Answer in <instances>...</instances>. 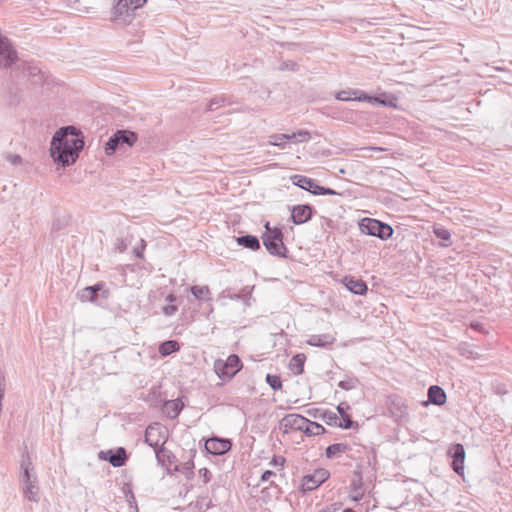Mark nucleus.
<instances>
[{
    "mask_svg": "<svg viewBox=\"0 0 512 512\" xmlns=\"http://www.w3.org/2000/svg\"><path fill=\"white\" fill-rule=\"evenodd\" d=\"M84 147V140L80 132L73 126L60 128L52 137L50 154L54 162L70 166L76 162L79 152Z\"/></svg>",
    "mask_w": 512,
    "mask_h": 512,
    "instance_id": "obj_1",
    "label": "nucleus"
},
{
    "mask_svg": "<svg viewBox=\"0 0 512 512\" xmlns=\"http://www.w3.org/2000/svg\"><path fill=\"white\" fill-rule=\"evenodd\" d=\"M21 468L23 470V475L21 479L23 493L27 500L32 502L39 501V488L36 484L37 478L34 474H32V463L29 458L24 459L21 463Z\"/></svg>",
    "mask_w": 512,
    "mask_h": 512,
    "instance_id": "obj_2",
    "label": "nucleus"
},
{
    "mask_svg": "<svg viewBox=\"0 0 512 512\" xmlns=\"http://www.w3.org/2000/svg\"><path fill=\"white\" fill-rule=\"evenodd\" d=\"M266 232L263 235V244L272 255L284 256L286 247L283 244V234L279 228H270L265 224Z\"/></svg>",
    "mask_w": 512,
    "mask_h": 512,
    "instance_id": "obj_3",
    "label": "nucleus"
},
{
    "mask_svg": "<svg viewBox=\"0 0 512 512\" xmlns=\"http://www.w3.org/2000/svg\"><path fill=\"white\" fill-rule=\"evenodd\" d=\"M146 2L147 0H116L112 11L113 20L123 24L128 22L133 12Z\"/></svg>",
    "mask_w": 512,
    "mask_h": 512,
    "instance_id": "obj_4",
    "label": "nucleus"
},
{
    "mask_svg": "<svg viewBox=\"0 0 512 512\" xmlns=\"http://www.w3.org/2000/svg\"><path fill=\"white\" fill-rule=\"evenodd\" d=\"M359 229L364 234L376 236L382 240L389 239L393 234L391 226L371 218L362 219L359 223Z\"/></svg>",
    "mask_w": 512,
    "mask_h": 512,
    "instance_id": "obj_5",
    "label": "nucleus"
},
{
    "mask_svg": "<svg viewBox=\"0 0 512 512\" xmlns=\"http://www.w3.org/2000/svg\"><path fill=\"white\" fill-rule=\"evenodd\" d=\"M213 368L220 379H231L240 370L241 362L237 355L232 354L226 361L216 360Z\"/></svg>",
    "mask_w": 512,
    "mask_h": 512,
    "instance_id": "obj_6",
    "label": "nucleus"
},
{
    "mask_svg": "<svg viewBox=\"0 0 512 512\" xmlns=\"http://www.w3.org/2000/svg\"><path fill=\"white\" fill-rule=\"evenodd\" d=\"M311 139V135L306 130H299L292 134H273L268 137V144L284 149L288 141L295 143L307 142Z\"/></svg>",
    "mask_w": 512,
    "mask_h": 512,
    "instance_id": "obj_7",
    "label": "nucleus"
},
{
    "mask_svg": "<svg viewBox=\"0 0 512 512\" xmlns=\"http://www.w3.org/2000/svg\"><path fill=\"white\" fill-rule=\"evenodd\" d=\"M329 471L324 468L316 469L312 474L304 476L302 483L303 491H312L318 488L329 478Z\"/></svg>",
    "mask_w": 512,
    "mask_h": 512,
    "instance_id": "obj_8",
    "label": "nucleus"
},
{
    "mask_svg": "<svg viewBox=\"0 0 512 512\" xmlns=\"http://www.w3.org/2000/svg\"><path fill=\"white\" fill-rule=\"evenodd\" d=\"M165 429L160 424L149 425L145 431V442L154 449L165 443Z\"/></svg>",
    "mask_w": 512,
    "mask_h": 512,
    "instance_id": "obj_9",
    "label": "nucleus"
},
{
    "mask_svg": "<svg viewBox=\"0 0 512 512\" xmlns=\"http://www.w3.org/2000/svg\"><path fill=\"white\" fill-rule=\"evenodd\" d=\"M17 60V53L10 41L0 33V68H7Z\"/></svg>",
    "mask_w": 512,
    "mask_h": 512,
    "instance_id": "obj_10",
    "label": "nucleus"
},
{
    "mask_svg": "<svg viewBox=\"0 0 512 512\" xmlns=\"http://www.w3.org/2000/svg\"><path fill=\"white\" fill-rule=\"evenodd\" d=\"M449 456L453 459L452 467L453 470L458 474L462 475L464 472V460H465V449L462 444H454L448 450Z\"/></svg>",
    "mask_w": 512,
    "mask_h": 512,
    "instance_id": "obj_11",
    "label": "nucleus"
},
{
    "mask_svg": "<svg viewBox=\"0 0 512 512\" xmlns=\"http://www.w3.org/2000/svg\"><path fill=\"white\" fill-rule=\"evenodd\" d=\"M99 458L108 461L114 467H121L125 464L127 455L125 449L119 447L116 450L101 451Z\"/></svg>",
    "mask_w": 512,
    "mask_h": 512,
    "instance_id": "obj_12",
    "label": "nucleus"
},
{
    "mask_svg": "<svg viewBox=\"0 0 512 512\" xmlns=\"http://www.w3.org/2000/svg\"><path fill=\"white\" fill-rule=\"evenodd\" d=\"M231 448V443L229 440L220 439V438H211L208 439L205 443V449L207 452L213 455H222L229 451Z\"/></svg>",
    "mask_w": 512,
    "mask_h": 512,
    "instance_id": "obj_13",
    "label": "nucleus"
},
{
    "mask_svg": "<svg viewBox=\"0 0 512 512\" xmlns=\"http://www.w3.org/2000/svg\"><path fill=\"white\" fill-rule=\"evenodd\" d=\"M101 291L104 298H107L109 295V291L104 289L103 283H97L94 286H89L82 289L79 292V298L82 302L91 301L93 302L96 299L97 293Z\"/></svg>",
    "mask_w": 512,
    "mask_h": 512,
    "instance_id": "obj_14",
    "label": "nucleus"
},
{
    "mask_svg": "<svg viewBox=\"0 0 512 512\" xmlns=\"http://www.w3.org/2000/svg\"><path fill=\"white\" fill-rule=\"evenodd\" d=\"M312 208L309 205H296L292 208L291 218L294 224L300 225L311 219Z\"/></svg>",
    "mask_w": 512,
    "mask_h": 512,
    "instance_id": "obj_15",
    "label": "nucleus"
},
{
    "mask_svg": "<svg viewBox=\"0 0 512 512\" xmlns=\"http://www.w3.org/2000/svg\"><path fill=\"white\" fill-rule=\"evenodd\" d=\"M292 181L296 186L316 195L319 185L313 179L302 175H294Z\"/></svg>",
    "mask_w": 512,
    "mask_h": 512,
    "instance_id": "obj_16",
    "label": "nucleus"
},
{
    "mask_svg": "<svg viewBox=\"0 0 512 512\" xmlns=\"http://www.w3.org/2000/svg\"><path fill=\"white\" fill-rule=\"evenodd\" d=\"M306 342L310 346L326 347L332 345L335 342V337L329 333L321 335H311Z\"/></svg>",
    "mask_w": 512,
    "mask_h": 512,
    "instance_id": "obj_17",
    "label": "nucleus"
},
{
    "mask_svg": "<svg viewBox=\"0 0 512 512\" xmlns=\"http://www.w3.org/2000/svg\"><path fill=\"white\" fill-rule=\"evenodd\" d=\"M306 421L307 419L305 417L298 414L286 415L282 420L285 427L301 431H303Z\"/></svg>",
    "mask_w": 512,
    "mask_h": 512,
    "instance_id": "obj_18",
    "label": "nucleus"
},
{
    "mask_svg": "<svg viewBox=\"0 0 512 512\" xmlns=\"http://www.w3.org/2000/svg\"><path fill=\"white\" fill-rule=\"evenodd\" d=\"M344 284L346 288L354 294L363 295L367 291V285L360 279L345 277Z\"/></svg>",
    "mask_w": 512,
    "mask_h": 512,
    "instance_id": "obj_19",
    "label": "nucleus"
},
{
    "mask_svg": "<svg viewBox=\"0 0 512 512\" xmlns=\"http://www.w3.org/2000/svg\"><path fill=\"white\" fill-rule=\"evenodd\" d=\"M428 401L438 406L443 405L446 402L444 390L437 385H432L428 389Z\"/></svg>",
    "mask_w": 512,
    "mask_h": 512,
    "instance_id": "obj_20",
    "label": "nucleus"
},
{
    "mask_svg": "<svg viewBox=\"0 0 512 512\" xmlns=\"http://www.w3.org/2000/svg\"><path fill=\"white\" fill-rule=\"evenodd\" d=\"M336 98L341 101H349V100H372L371 97L367 96L364 93H360L357 90H343L337 93Z\"/></svg>",
    "mask_w": 512,
    "mask_h": 512,
    "instance_id": "obj_21",
    "label": "nucleus"
},
{
    "mask_svg": "<svg viewBox=\"0 0 512 512\" xmlns=\"http://www.w3.org/2000/svg\"><path fill=\"white\" fill-rule=\"evenodd\" d=\"M183 408V403L180 399L169 400L164 403L163 412L169 418H176Z\"/></svg>",
    "mask_w": 512,
    "mask_h": 512,
    "instance_id": "obj_22",
    "label": "nucleus"
},
{
    "mask_svg": "<svg viewBox=\"0 0 512 512\" xmlns=\"http://www.w3.org/2000/svg\"><path fill=\"white\" fill-rule=\"evenodd\" d=\"M407 409L408 407L401 399L393 401L390 407L391 414L396 421H402L407 416Z\"/></svg>",
    "mask_w": 512,
    "mask_h": 512,
    "instance_id": "obj_23",
    "label": "nucleus"
},
{
    "mask_svg": "<svg viewBox=\"0 0 512 512\" xmlns=\"http://www.w3.org/2000/svg\"><path fill=\"white\" fill-rule=\"evenodd\" d=\"M349 409V405L347 403H340L337 407L338 413L341 415L343 422L338 423L339 427L349 429L353 426V421L350 416L347 414V410Z\"/></svg>",
    "mask_w": 512,
    "mask_h": 512,
    "instance_id": "obj_24",
    "label": "nucleus"
},
{
    "mask_svg": "<svg viewBox=\"0 0 512 512\" xmlns=\"http://www.w3.org/2000/svg\"><path fill=\"white\" fill-rule=\"evenodd\" d=\"M116 136L118 137L120 144H127L128 146H133L134 143L137 140L136 133L128 130H118L115 132Z\"/></svg>",
    "mask_w": 512,
    "mask_h": 512,
    "instance_id": "obj_25",
    "label": "nucleus"
},
{
    "mask_svg": "<svg viewBox=\"0 0 512 512\" xmlns=\"http://www.w3.org/2000/svg\"><path fill=\"white\" fill-rule=\"evenodd\" d=\"M237 243L252 250H256L260 247L258 238L253 235H245L238 237Z\"/></svg>",
    "mask_w": 512,
    "mask_h": 512,
    "instance_id": "obj_26",
    "label": "nucleus"
},
{
    "mask_svg": "<svg viewBox=\"0 0 512 512\" xmlns=\"http://www.w3.org/2000/svg\"><path fill=\"white\" fill-rule=\"evenodd\" d=\"M190 291L197 300H210L211 292L208 286L194 285L190 288Z\"/></svg>",
    "mask_w": 512,
    "mask_h": 512,
    "instance_id": "obj_27",
    "label": "nucleus"
},
{
    "mask_svg": "<svg viewBox=\"0 0 512 512\" xmlns=\"http://www.w3.org/2000/svg\"><path fill=\"white\" fill-rule=\"evenodd\" d=\"M325 431L324 427L307 419L303 432L308 436L320 435Z\"/></svg>",
    "mask_w": 512,
    "mask_h": 512,
    "instance_id": "obj_28",
    "label": "nucleus"
},
{
    "mask_svg": "<svg viewBox=\"0 0 512 512\" xmlns=\"http://www.w3.org/2000/svg\"><path fill=\"white\" fill-rule=\"evenodd\" d=\"M178 350H179V344L177 341H174V340L165 341L159 346V353L162 356H168L171 353H174Z\"/></svg>",
    "mask_w": 512,
    "mask_h": 512,
    "instance_id": "obj_29",
    "label": "nucleus"
},
{
    "mask_svg": "<svg viewBox=\"0 0 512 512\" xmlns=\"http://www.w3.org/2000/svg\"><path fill=\"white\" fill-rule=\"evenodd\" d=\"M155 455L158 463L162 466L166 465V463H171L172 454L169 450L164 448L163 445L155 449Z\"/></svg>",
    "mask_w": 512,
    "mask_h": 512,
    "instance_id": "obj_30",
    "label": "nucleus"
},
{
    "mask_svg": "<svg viewBox=\"0 0 512 512\" xmlns=\"http://www.w3.org/2000/svg\"><path fill=\"white\" fill-rule=\"evenodd\" d=\"M348 450V445L344 443H335L326 448V456L333 458L336 455L345 453Z\"/></svg>",
    "mask_w": 512,
    "mask_h": 512,
    "instance_id": "obj_31",
    "label": "nucleus"
},
{
    "mask_svg": "<svg viewBox=\"0 0 512 512\" xmlns=\"http://www.w3.org/2000/svg\"><path fill=\"white\" fill-rule=\"evenodd\" d=\"M305 359L306 357L304 354H297L291 359L290 365L296 374H301L303 372Z\"/></svg>",
    "mask_w": 512,
    "mask_h": 512,
    "instance_id": "obj_32",
    "label": "nucleus"
},
{
    "mask_svg": "<svg viewBox=\"0 0 512 512\" xmlns=\"http://www.w3.org/2000/svg\"><path fill=\"white\" fill-rule=\"evenodd\" d=\"M120 145V141L114 133L105 144V153L107 155H112Z\"/></svg>",
    "mask_w": 512,
    "mask_h": 512,
    "instance_id": "obj_33",
    "label": "nucleus"
},
{
    "mask_svg": "<svg viewBox=\"0 0 512 512\" xmlns=\"http://www.w3.org/2000/svg\"><path fill=\"white\" fill-rule=\"evenodd\" d=\"M266 382L270 385L273 390H279L282 387V382L279 376L277 375H266Z\"/></svg>",
    "mask_w": 512,
    "mask_h": 512,
    "instance_id": "obj_34",
    "label": "nucleus"
},
{
    "mask_svg": "<svg viewBox=\"0 0 512 512\" xmlns=\"http://www.w3.org/2000/svg\"><path fill=\"white\" fill-rule=\"evenodd\" d=\"M433 232H434V234L436 235L437 238H439V239H441L443 241H449L450 238H451L450 232L447 229L443 228V227L434 226Z\"/></svg>",
    "mask_w": 512,
    "mask_h": 512,
    "instance_id": "obj_35",
    "label": "nucleus"
},
{
    "mask_svg": "<svg viewBox=\"0 0 512 512\" xmlns=\"http://www.w3.org/2000/svg\"><path fill=\"white\" fill-rule=\"evenodd\" d=\"M68 6L77 12H87L88 7L83 5L80 0H67Z\"/></svg>",
    "mask_w": 512,
    "mask_h": 512,
    "instance_id": "obj_36",
    "label": "nucleus"
},
{
    "mask_svg": "<svg viewBox=\"0 0 512 512\" xmlns=\"http://www.w3.org/2000/svg\"><path fill=\"white\" fill-rule=\"evenodd\" d=\"M193 467L194 464L192 461H188L185 464H183V468L180 469L179 466L175 467L176 471L182 472L187 478H190L193 474Z\"/></svg>",
    "mask_w": 512,
    "mask_h": 512,
    "instance_id": "obj_37",
    "label": "nucleus"
},
{
    "mask_svg": "<svg viewBox=\"0 0 512 512\" xmlns=\"http://www.w3.org/2000/svg\"><path fill=\"white\" fill-rule=\"evenodd\" d=\"M323 418L325 419V421L328 425H333V424L338 425V423H337L338 417L333 412L324 413Z\"/></svg>",
    "mask_w": 512,
    "mask_h": 512,
    "instance_id": "obj_38",
    "label": "nucleus"
},
{
    "mask_svg": "<svg viewBox=\"0 0 512 512\" xmlns=\"http://www.w3.org/2000/svg\"><path fill=\"white\" fill-rule=\"evenodd\" d=\"M338 386L344 390H351V389L355 388V381L352 379L343 380V381L339 382Z\"/></svg>",
    "mask_w": 512,
    "mask_h": 512,
    "instance_id": "obj_39",
    "label": "nucleus"
},
{
    "mask_svg": "<svg viewBox=\"0 0 512 512\" xmlns=\"http://www.w3.org/2000/svg\"><path fill=\"white\" fill-rule=\"evenodd\" d=\"M178 308L176 305H167L163 307V314L166 316H172L177 312Z\"/></svg>",
    "mask_w": 512,
    "mask_h": 512,
    "instance_id": "obj_40",
    "label": "nucleus"
},
{
    "mask_svg": "<svg viewBox=\"0 0 512 512\" xmlns=\"http://www.w3.org/2000/svg\"><path fill=\"white\" fill-rule=\"evenodd\" d=\"M336 191L330 188H325L319 185L316 195H336Z\"/></svg>",
    "mask_w": 512,
    "mask_h": 512,
    "instance_id": "obj_41",
    "label": "nucleus"
},
{
    "mask_svg": "<svg viewBox=\"0 0 512 512\" xmlns=\"http://www.w3.org/2000/svg\"><path fill=\"white\" fill-rule=\"evenodd\" d=\"M7 159H8L12 164H14V165H16V164H20V163H21V161H22L21 157H20L19 155H16V154H14V155H9V156L7 157Z\"/></svg>",
    "mask_w": 512,
    "mask_h": 512,
    "instance_id": "obj_42",
    "label": "nucleus"
},
{
    "mask_svg": "<svg viewBox=\"0 0 512 512\" xmlns=\"http://www.w3.org/2000/svg\"><path fill=\"white\" fill-rule=\"evenodd\" d=\"M274 475V472L270 471V470H267L265 471L262 475H261V481L262 482H266V481H269V479L271 478V476Z\"/></svg>",
    "mask_w": 512,
    "mask_h": 512,
    "instance_id": "obj_43",
    "label": "nucleus"
},
{
    "mask_svg": "<svg viewBox=\"0 0 512 512\" xmlns=\"http://www.w3.org/2000/svg\"><path fill=\"white\" fill-rule=\"evenodd\" d=\"M384 148H381V147H364L361 149V151H364V152H368V151H376V152H379V151H383Z\"/></svg>",
    "mask_w": 512,
    "mask_h": 512,
    "instance_id": "obj_44",
    "label": "nucleus"
},
{
    "mask_svg": "<svg viewBox=\"0 0 512 512\" xmlns=\"http://www.w3.org/2000/svg\"><path fill=\"white\" fill-rule=\"evenodd\" d=\"M284 462V459L281 458V457H274L273 460H272V463L274 465H282Z\"/></svg>",
    "mask_w": 512,
    "mask_h": 512,
    "instance_id": "obj_45",
    "label": "nucleus"
},
{
    "mask_svg": "<svg viewBox=\"0 0 512 512\" xmlns=\"http://www.w3.org/2000/svg\"><path fill=\"white\" fill-rule=\"evenodd\" d=\"M200 473H202V474H203V477H204V479H205V482H208V481H209V477H208L209 471H208L206 468H204V469H201V470H200Z\"/></svg>",
    "mask_w": 512,
    "mask_h": 512,
    "instance_id": "obj_46",
    "label": "nucleus"
},
{
    "mask_svg": "<svg viewBox=\"0 0 512 512\" xmlns=\"http://www.w3.org/2000/svg\"><path fill=\"white\" fill-rule=\"evenodd\" d=\"M176 296L173 295V294H169L167 297H166V301L170 302V303H174L176 301Z\"/></svg>",
    "mask_w": 512,
    "mask_h": 512,
    "instance_id": "obj_47",
    "label": "nucleus"
},
{
    "mask_svg": "<svg viewBox=\"0 0 512 512\" xmlns=\"http://www.w3.org/2000/svg\"><path fill=\"white\" fill-rule=\"evenodd\" d=\"M134 253L136 254L137 257H142V253L137 248L134 249Z\"/></svg>",
    "mask_w": 512,
    "mask_h": 512,
    "instance_id": "obj_48",
    "label": "nucleus"
},
{
    "mask_svg": "<svg viewBox=\"0 0 512 512\" xmlns=\"http://www.w3.org/2000/svg\"><path fill=\"white\" fill-rule=\"evenodd\" d=\"M343 512H355V511L353 509H351V508H347Z\"/></svg>",
    "mask_w": 512,
    "mask_h": 512,
    "instance_id": "obj_49",
    "label": "nucleus"
},
{
    "mask_svg": "<svg viewBox=\"0 0 512 512\" xmlns=\"http://www.w3.org/2000/svg\"><path fill=\"white\" fill-rule=\"evenodd\" d=\"M141 246H142V249H144V247H145V242H144V240H141Z\"/></svg>",
    "mask_w": 512,
    "mask_h": 512,
    "instance_id": "obj_50",
    "label": "nucleus"
}]
</instances>
